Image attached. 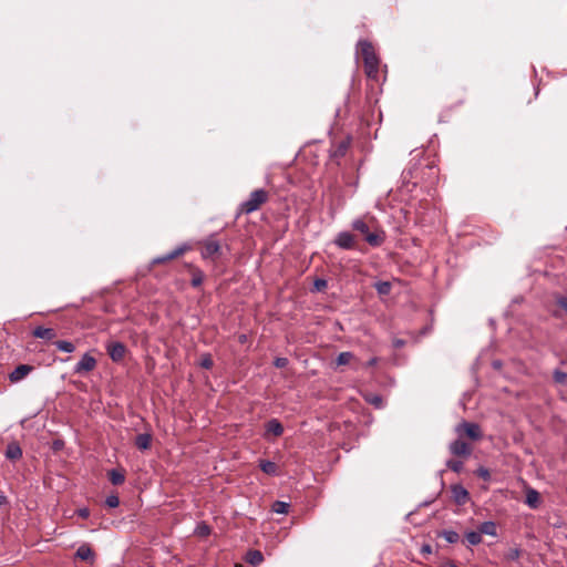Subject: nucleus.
I'll return each mask as SVG.
<instances>
[{"mask_svg": "<svg viewBox=\"0 0 567 567\" xmlns=\"http://www.w3.org/2000/svg\"><path fill=\"white\" fill-rule=\"evenodd\" d=\"M334 244L342 249H352L354 247V236L349 231H341L337 235Z\"/></svg>", "mask_w": 567, "mask_h": 567, "instance_id": "obj_8", "label": "nucleus"}, {"mask_svg": "<svg viewBox=\"0 0 567 567\" xmlns=\"http://www.w3.org/2000/svg\"><path fill=\"white\" fill-rule=\"evenodd\" d=\"M261 471L268 475H278V466L275 462L261 460L259 463Z\"/></svg>", "mask_w": 567, "mask_h": 567, "instance_id": "obj_18", "label": "nucleus"}, {"mask_svg": "<svg viewBox=\"0 0 567 567\" xmlns=\"http://www.w3.org/2000/svg\"><path fill=\"white\" fill-rule=\"evenodd\" d=\"M214 362L210 354H204L200 359V367L204 369H210Z\"/></svg>", "mask_w": 567, "mask_h": 567, "instance_id": "obj_34", "label": "nucleus"}, {"mask_svg": "<svg viewBox=\"0 0 567 567\" xmlns=\"http://www.w3.org/2000/svg\"><path fill=\"white\" fill-rule=\"evenodd\" d=\"M248 560L252 565H258L264 560L262 554L259 550H251L248 553Z\"/></svg>", "mask_w": 567, "mask_h": 567, "instance_id": "obj_31", "label": "nucleus"}, {"mask_svg": "<svg viewBox=\"0 0 567 567\" xmlns=\"http://www.w3.org/2000/svg\"><path fill=\"white\" fill-rule=\"evenodd\" d=\"M354 359V355L352 352L344 351L340 352L337 357V364L338 365H344L350 363Z\"/></svg>", "mask_w": 567, "mask_h": 567, "instance_id": "obj_26", "label": "nucleus"}, {"mask_svg": "<svg viewBox=\"0 0 567 567\" xmlns=\"http://www.w3.org/2000/svg\"><path fill=\"white\" fill-rule=\"evenodd\" d=\"M384 231H380V233H368L365 235V240L367 243L372 246V247H379L382 245V243L384 241Z\"/></svg>", "mask_w": 567, "mask_h": 567, "instance_id": "obj_15", "label": "nucleus"}, {"mask_svg": "<svg viewBox=\"0 0 567 567\" xmlns=\"http://www.w3.org/2000/svg\"><path fill=\"white\" fill-rule=\"evenodd\" d=\"M556 302L567 313V296H557Z\"/></svg>", "mask_w": 567, "mask_h": 567, "instance_id": "obj_37", "label": "nucleus"}, {"mask_svg": "<svg viewBox=\"0 0 567 567\" xmlns=\"http://www.w3.org/2000/svg\"><path fill=\"white\" fill-rule=\"evenodd\" d=\"M284 433V426L277 419H271L266 423V434L280 436Z\"/></svg>", "mask_w": 567, "mask_h": 567, "instance_id": "obj_13", "label": "nucleus"}, {"mask_svg": "<svg viewBox=\"0 0 567 567\" xmlns=\"http://www.w3.org/2000/svg\"><path fill=\"white\" fill-rule=\"evenodd\" d=\"M374 288L379 295L385 296L390 293L392 286L389 281H378Z\"/></svg>", "mask_w": 567, "mask_h": 567, "instance_id": "obj_23", "label": "nucleus"}, {"mask_svg": "<svg viewBox=\"0 0 567 567\" xmlns=\"http://www.w3.org/2000/svg\"><path fill=\"white\" fill-rule=\"evenodd\" d=\"M520 556V550L518 548H512L507 551L506 558L509 560H517Z\"/></svg>", "mask_w": 567, "mask_h": 567, "instance_id": "obj_36", "label": "nucleus"}, {"mask_svg": "<svg viewBox=\"0 0 567 567\" xmlns=\"http://www.w3.org/2000/svg\"><path fill=\"white\" fill-rule=\"evenodd\" d=\"M465 537H466V540L468 542V544L472 546L478 545L482 542V534L480 533V530L467 532L465 534Z\"/></svg>", "mask_w": 567, "mask_h": 567, "instance_id": "obj_24", "label": "nucleus"}, {"mask_svg": "<svg viewBox=\"0 0 567 567\" xmlns=\"http://www.w3.org/2000/svg\"><path fill=\"white\" fill-rule=\"evenodd\" d=\"M106 351H107V354L110 355V358L114 362H118L124 358L125 352H126V347L122 342H118V341L110 342L106 346Z\"/></svg>", "mask_w": 567, "mask_h": 567, "instance_id": "obj_6", "label": "nucleus"}, {"mask_svg": "<svg viewBox=\"0 0 567 567\" xmlns=\"http://www.w3.org/2000/svg\"><path fill=\"white\" fill-rule=\"evenodd\" d=\"M449 450L451 454L455 456H468L472 453L471 446L460 439L451 442L449 445Z\"/></svg>", "mask_w": 567, "mask_h": 567, "instance_id": "obj_7", "label": "nucleus"}, {"mask_svg": "<svg viewBox=\"0 0 567 567\" xmlns=\"http://www.w3.org/2000/svg\"><path fill=\"white\" fill-rule=\"evenodd\" d=\"M455 432L458 435L464 433L466 436H468L473 441H478L483 436L481 426L478 424L472 423V422H466V421L461 422L455 427Z\"/></svg>", "mask_w": 567, "mask_h": 567, "instance_id": "obj_3", "label": "nucleus"}, {"mask_svg": "<svg viewBox=\"0 0 567 567\" xmlns=\"http://www.w3.org/2000/svg\"><path fill=\"white\" fill-rule=\"evenodd\" d=\"M185 251V247H177L175 248L173 251L164 255V256H161L158 258H155L154 259V264H162V262H166V261H169L174 258H177L178 256H181L182 254H184Z\"/></svg>", "mask_w": 567, "mask_h": 567, "instance_id": "obj_17", "label": "nucleus"}, {"mask_svg": "<svg viewBox=\"0 0 567 567\" xmlns=\"http://www.w3.org/2000/svg\"><path fill=\"white\" fill-rule=\"evenodd\" d=\"M107 476L113 485H122L125 482V473L123 470L112 468L109 471Z\"/></svg>", "mask_w": 567, "mask_h": 567, "instance_id": "obj_14", "label": "nucleus"}, {"mask_svg": "<svg viewBox=\"0 0 567 567\" xmlns=\"http://www.w3.org/2000/svg\"><path fill=\"white\" fill-rule=\"evenodd\" d=\"M403 346H404V341L403 340L398 339V340L394 341V347L395 348H401Z\"/></svg>", "mask_w": 567, "mask_h": 567, "instance_id": "obj_43", "label": "nucleus"}, {"mask_svg": "<svg viewBox=\"0 0 567 567\" xmlns=\"http://www.w3.org/2000/svg\"><path fill=\"white\" fill-rule=\"evenodd\" d=\"M290 505L286 502L276 501L272 504V511L277 514H287L289 511Z\"/></svg>", "mask_w": 567, "mask_h": 567, "instance_id": "obj_27", "label": "nucleus"}, {"mask_svg": "<svg viewBox=\"0 0 567 567\" xmlns=\"http://www.w3.org/2000/svg\"><path fill=\"white\" fill-rule=\"evenodd\" d=\"M7 503V497L4 495H0V506Z\"/></svg>", "mask_w": 567, "mask_h": 567, "instance_id": "obj_44", "label": "nucleus"}, {"mask_svg": "<svg viewBox=\"0 0 567 567\" xmlns=\"http://www.w3.org/2000/svg\"><path fill=\"white\" fill-rule=\"evenodd\" d=\"M442 536L447 543L451 544L457 543L460 539V535L455 530H444Z\"/></svg>", "mask_w": 567, "mask_h": 567, "instance_id": "obj_30", "label": "nucleus"}, {"mask_svg": "<svg viewBox=\"0 0 567 567\" xmlns=\"http://www.w3.org/2000/svg\"><path fill=\"white\" fill-rule=\"evenodd\" d=\"M423 550L430 553L431 551V547L429 545H426V546L423 547Z\"/></svg>", "mask_w": 567, "mask_h": 567, "instance_id": "obj_48", "label": "nucleus"}, {"mask_svg": "<svg viewBox=\"0 0 567 567\" xmlns=\"http://www.w3.org/2000/svg\"><path fill=\"white\" fill-rule=\"evenodd\" d=\"M274 364L276 368H285L288 364V359L282 357L276 358Z\"/></svg>", "mask_w": 567, "mask_h": 567, "instance_id": "obj_38", "label": "nucleus"}, {"mask_svg": "<svg viewBox=\"0 0 567 567\" xmlns=\"http://www.w3.org/2000/svg\"><path fill=\"white\" fill-rule=\"evenodd\" d=\"M346 150H347V144H344V143H343V144H341V145H340V152L344 153V152H346Z\"/></svg>", "mask_w": 567, "mask_h": 567, "instance_id": "obj_46", "label": "nucleus"}, {"mask_svg": "<svg viewBox=\"0 0 567 567\" xmlns=\"http://www.w3.org/2000/svg\"><path fill=\"white\" fill-rule=\"evenodd\" d=\"M220 249L217 240L208 238L202 244V257L204 259H214L220 255Z\"/></svg>", "mask_w": 567, "mask_h": 567, "instance_id": "obj_5", "label": "nucleus"}, {"mask_svg": "<svg viewBox=\"0 0 567 567\" xmlns=\"http://www.w3.org/2000/svg\"><path fill=\"white\" fill-rule=\"evenodd\" d=\"M152 443V436L148 433L138 434L135 439V445L138 450H148Z\"/></svg>", "mask_w": 567, "mask_h": 567, "instance_id": "obj_16", "label": "nucleus"}, {"mask_svg": "<svg viewBox=\"0 0 567 567\" xmlns=\"http://www.w3.org/2000/svg\"><path fill=\"white\" fill-rule=\"evenodd\" d=\"M31 371H33L32 365L20 364L9 374V380L13 383H17L24 379Z\"/></svg>", "mask_w": 567, "mask_h": 567, "instance_id": "obj_9", "label": "nucleus"}, {"mask_svg": "<svg viewBox=\"0 0 567 567\" xmlns=\"http://www.w3.org/2000/svg\"><path fill=\"white\" fill-rule=\"evenodd\" d=\"M269 198L268 192L265 189H256L250 195L249 198L240 204V212L244 214H251L260 208L262 204H265Z\"/></svg>", "mask_w": 567, "mask_h": 567, "instance_id": "obj_2", "label": "nucleus"}, {"mask_svg": "<svg viewBox=\"0 0 567 567\" xmlns=\"http://www.w3.org/2000/svg\"><path fill=\"white\" fill-rule=\"evenodd\" d=\"M477 474L480 477L484 478V480H488L489 478V472L487 468H484V467H480L477 470Z\"/></svg>", "mask_w": 567, "mask_h": 567, "instance_id": "obj_39", "label": "nucleus"}, {"mask_svg": "<svg viewBox=\"0 0 567 567\" xmlns=\"http://www.w3.org/2000/svg\"><path fill=\"white\" fill-rule=\"evenodd\" d=\"M54 346L62 352L72 353L75 350V346L71 341L59 340L54 342Z\"/></svg>", "mask_w": 567, "mask_h": 567, "instance_id": "obj_22", "label": "nucleus"}, {"mask_svg": "<svg viewBox=\"0 0 567 567\" xmlns=\"http://www.w3.org/2000/svg\"><path fill=\"white\" fill-rule=\"evenodd\" d=\"M105 504L111 507V508H115L118 506L120 504V499H118V496L117 495H109L105 499Z\"/></svg>", "mask_w": 567, "mask_h": 567, "instance_id": "obj_33", "label": "nucleus"}, {"mask_svg": "<svg viewBox=\"0 0 567 567\" xmlns=\"http://www.w3.org/2000/svg\"><path fill=\"white\" fill-rule=\"evenodd\" d=\"M96 359L89 352L84 353L80 361L74 365L73 372L75 374H86L96 368Z\"/></svg>", "mask_w": 567, "mask_h": 567, "instance_id": "obj_4", "label": "nucleus"}, {"mask_svg": "<svg viewBox=\"0 0 567 567\" xmlns=\"http://www.w3.org/2000/svg\"><path fill=\"white\" fill-rule=\"evenodd\" d=\"M352 228L354 230H358L360 231L361 234H363L364 236L370 231L369 230V226L367 225V223L361 219V218H358V219H354L352 221Z\"/></svg>", "mask_w": 567, "mask_h": 567, "instance_id": "obj_25", "label": "nucleus"}, {"mask_svg": "<svg viewBox=\"0 0 567 567\" xmlns=\"http://www.w3.org/2000/svg\"><path fill=\"white\" fill-rule=\"evenodd\" d=\"M203 280H204L203 271L199 270V269H195L193 271L192 286L193 287H199L203 284Z\"/></svg>", "mask_w": 567, "mask_h": 567, "instance_id": "obj_29", "label": "nucleus"}, {"mask_svg": "<svg viewBox=\"0 0 567 567\" xmlns=\"http://www.w3.org/2000/svg\"><path fill=\"white\" fill-rule=\"evenodd\" d=\"M553 316H554L555 318H560L563 315H561V312H560V311L555 310V311H553Z\"/></svg>", "mask_w": 567, "mask_h": 567, "instance_id": "obj_45", "label": "nucleus"}, {"mask_svg": "<svg viewBox=\"0 0 567 567\" xmlns=\"http://www.w3.org/2000/svg\"><path fill=\"white\" fill-rule=\"evenodd\" d=\"M377 363H378V358L373 357L364 363V367H367V368L374 367Z\"/></svg>", "mask_w": 567, "mask_h": 567, "instance_id": "obj_42", "label": "nucleus"}, {"mask_svg": "<svg viewBox=\"0 0 567 567\" xmlns=\"http://www.w3.org/2000/svg\"><path fill=\"white\" fill-rule=\"evenodd\" d=\"M445 567H458V566H456L455 564L451 563V564H447Z\"/></svg>", "mask_w": 567, "mask_h": 567, "instance_id": "obj_49", "label": "nucleus"}, {"mask_svg": "<svg viewBox=\"0 0 567 567\" xmlns=\"http://www.w3.org/2000/svg\"><path fill=\"white\" fill-rule=\"evenodd\" d=\"M200 534H208V527H207V526H204V527L200 529Z\"/></svg>", "mask_w": 567, "mask_h": 567, "instance_id": "obj_47", "label": "nucleus"}, {"mask_svg": "<svg viewBox=\"0 0 567 567\" xmlns=\"http://www.w3.org/2000/svg\"><path fill=\"white\" fill-rule=\"evenodd\" d=\"M554 380L557 382V383H566L567 382V373L566 372H563L560 370H556L554 372Z\"/></svg>", "mask_w": 567, "mask_h": 567, "instance_id": "obj_35", "label": "nucleus"}, {"mask_svg": "<svg viewBox=\"0 0 567 567\" xmlns=\"http://www.w3.org/2000/svg\"><path fill=\"white\" fill-rule=\"evenodd\" d=\"M33 337L44 340H53L56 337V332L52 328H44L42 326L35 327L32 331Z\"/></svg>", "mask_w": 567, "mask_h": 567, "instance_id": "obj_11", "label": "nucleus"}, {"mask_svg": "<svg viewBox=\"0 0 567 567\" xmlns=\"http://www.w3.org/2000/svg\"><path fill=\"white\" fill-rule=\"evenodd\" d=\"M452 495L458 505H464L470 498L468 492L460 484L452 486Z\"/></svg>", "mask_w": 567, "mask_h": 567, "instance_id": "obj_10", "label": "nucleus"}, {"mask_svg": "<svg viewBox=\"0 0 567 567\" xmlns=\"http://www.w3.org/2000/svg\"><path fill=\"white\" fill-rule=\"evenodd\" d=\"M6 456L9 460H19L22 456V450L16 443L9 444L6 450Z\"/></svg>", "mask_w": 567, "mask_h": 567, "instance_id": "obj_19", "label": "nucleus"}, {"mask_svg": "<svg viewBox=\"0 0 567 567\" xmlns=\"http://www.w3.org/2000/svg\"><path fill=\"white\" fill-rule=\"evenodd\" d=\"M478 530L481 534L489 535V536H496V524L492 520L484 522L478 526Z\"/></svg>", "mask_w": 567, "mask_h": 567, "instance_id": "obj_20", "label": "nucleus"}, {"mask_svg": "<svg viewBox=\"0 0 567 567\" xmlns=\"http://www.w3.org/2000/svg\"><path fill=\"white\" fill-rule=\"evenodd\" d=\"M446 466L455 472V473H460L462 470H463V462L462 461H457V460H449L446 462Z\"/></svg>", "mask_w": 567, "mask_h": 567, "instance_id": "obj_32", "label": "nucleus"}, {"mask_svg": "<svg viewBox=\"0 0 567 567\" xmlns=\"http://www.w3.org/2000/svg\"><path fill=\"white\" fill-rule=\"evenodd\" d=\"M359 47L361 49L367 76L377 79L379 74V58L375 54L373 45L369 41L361 40Z\"/></svg>", "mask_w": 567, "mask_h": 567, "instance_id": "obj_1", "label": "nucleus"}, {"mask_svg": "<svg viewBox=\"0 0 567 567\" xmlns=\"http://www.w3.org/2000/svg\"><path fill=\"white\" fill-rule=\"evenodd\" d=\"M526 504L530 508H536L539 504V494L535 489H529L526 494Z\"/></svg>", "mask_w": 567, "mask_h": 567, "instance_id": "obj_21", "label": "nucleus"}, {"mask_svg": "<svg viewBox=\"0 0 567 567\" xmlns=\"http://www.w3.org/2000/svg\"><path fill=\"white\" fill-rule=\"evenodd\" d=\"M315 287L317 290H321L327 287V281L324 279H317L315 281Z\"/></svg>", "mask_w": 567, "mask_h": 567, "instance_id": "obj_41", "label": "nucleus"}, {"mask_svg": "<svg viewBox=\"0 0 567 567\" xmlns=\"http://www.w3.org/2000/svg\"><path fill=\"white\" fill-rule=\"evenodd\" d=\"M365 401L379 409L383 406V400L379 394H368Z\"/></svg>", "mask_w": 567, "mask_h": 567, "instance_id": "obj_28", "label": "nucleus"}, {"mask_svg": "<svg viewBox=\"0 0 567 567\" xmlns=\"http://www.w3.org/2000/svg\"><path fill=\"white\" fill-rule=\"evenodd\" d=\"M78 515L82 518H87L90 516V509L87 507L79 508L76 511Z\"/></svg>", "mask_w": 567, "mask_h": 567, "instance_id": "obj_40", "label": "nucleus"}, {"mask_svg": "<svg viewBox=\"0 0 567 567\" xmlns=\"http://www.w3.org/2000/svg\"><path fill=\"white\" fill-rule=\"evenodd\" d=\"M75 556L84 561H93L94 560V553H93L92 548L90 547V545H87V544H82L78 548Z\"/></svg>", "mask_w": 567, "mask_h": 567, "instance_id": "obj_12", "label": "nucleus"}]
</instances>
